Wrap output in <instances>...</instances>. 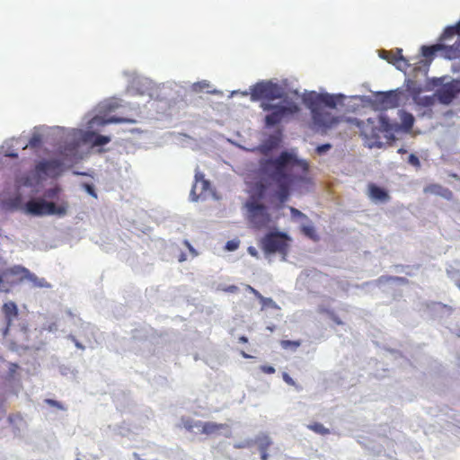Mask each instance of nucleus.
Masks as SVG:
<instances>
[{
	"instance_id": "1",
	"label": "nucleus",
	"mask_w": 460,
	"mask_h": 460,
	"mask_svg": "<svg viewBox=\"0 0 460 460\" xmlns=\"http://www.w3.org/2000/svg\"><path fill=\"white\" fill-rule=\"evenodd\" d=\"M259 171L262 177L276 184L274 195L280 203L288 200L292 185L311 183L308 163L288 151L281 152L276 158L261 159Z\"/></svg>"
},
{
	"instance_id": "2",
	"label": "nucleus",
	"mask_w": 460,
	"mask_h": 460,
	"mask_svg": "<svg viewBox=\"0 0 460 460\" xmlns=\"http://www.w3.org/2000/svg\"><path fill=\"white\" fill-rule=\"evenodd\" d=\"M250 93L252 101H261L260 107L263 111L268 112L264 118L267 128H273L300 111L299 105L292 100L284 99L277 104L270 102L274 100L283 99L285 95L283 87L271 81H261L255 84L250 88Z\"/></svg>"
},
{
	"instance_id": "3",
	"label": "nucleus",
	"mask_w": 460,
	"mask_h": 460,
	"mask_svg": "<svg viewBox=\"0 0 460 460\" xmlns=\"http://www.w3.org/2000/svg\"><path fill=\"white\" fill-rule=\"evenodd\" d=\"M343 98L342 94L317 93L315 92H311L304 97V103L310 110L314 128L326 133L327 130L333 128L341 121V117L334 116L326 108L335 109Z\"/></svg>"
},
{
	"instance_id": "4",
	"label": "nucleus",
	"mask_w": 460,
	"mask_h": 460,
	"mask_svg": "<svg viewBox=\"0 0 460 460\" xmlns=\"http://www.w3.org/2000/svg\"><path fill=\"white\" fill-rule=\"evenodd\" d=\"M357 126L359 128L360 135L368 147L382 146L381 133L387 130V123L383 117L369 118L366 121H358Z\"/></svg>"
},
{
	"instance_id": "5",
	"label": "nucleus",
	"mask_w": 460,
	"mask_h": 460,
	"mask_svg": "<svg viewBox=\"0 0 460 460\" xmlns=\"http://www.w3.org/2000/svg\"><path fill=\"white\" fill-rule=\"evenodd\" d=\"M26 210L29 214L33 216H50L58 215L63 217L66 214L68 204L66 201H63L61 204L57 206L53 202L45 201L42 199H31L25 204Z\"/></svg>"
},
{
	"instance_id": "6",
	"label": "nucleus",
	"mask_w": 460,
	"mask_h": 460,
	"mask_svg": "<svg viewBox=\"0 0 460 460\" xmlns=\"http://www.w3.org/2000/svg\"><path fill=\"white\" fill-rule=\"evenodd\" d=\"M288 236L280 232L267 234L261 241V246L267 254L281 253L286 256L288 247Z\"/></svg>"
},
{
	"instance_id": "7",
	"label": "nucleus",
	"mask_w": 460,
	"mask_h": 460,
	"mask_svg": "<svg viewBox=\"0 0 460 460\" xmlns=\"http://www.w3.org/2000/svg\"><path fill=\"white\" fill-rule=\"evenodd\" d=\"M248 209V219L253 228L257 230L264 229L270 223V216L266 206L255 200L246 203Z\"/></svg>"
},
{
	"instance_id": "8",
	"label": "nucleus",
	"mask_w": 460,
	"mask_h": 460,
	"mask_svg": "<svg viewBox=\"0 0 460 460\" xmlns=\"http://www.w3.org/2000/svg\"><path fill=\"white\" fill-rule=\"evenodd\" d=\"M3 276L6 282L20 283L27 280L33 288H48L34 274L31 273L29 270L22 266H13L4 270Z\"/></svg>"
},
{
	"instance_id": "9",
	"label": "nucleus",
	"mask_w": 460,
	"mask_h": 460,
	"mask_svg": "<svg viewBox=\"0 0 460 460\" xmlns=\"http://www.w3.org/2000/svg\"><path fill=\"white\" fill-rule=\"evenodd\" d=\"M439 50H443L445 57L448 59L458 58H460V40L451 46L438 43L432 46H422L421 48L422 56L426 58H431Z\"/></svg>"
},
{
	"instance_id": "10",
	"label": "nucleus",
	"mask_w": 460,
	"mask_h": 460,
	"mask_svg": "<svg viewBox=\"0 0 460 460\" xmlns=\"http://www.w3.org/2000/svg\"><path fill=\"white\" fill-rule=\"evenodd\" d=\"M375 102L381 110L394 109L400 104V96L396 91L380 92L375 95Z\"/></svg>"
},
{
	"instance_id": "11",
	"label": "nucleus",
	"mask_w": 460,
	"mask_h": 460,
	"mask_svg": "<svg viewBox=\"0 0 460 460\" xmlns=\"http://www.w3.org/2000/svg\"><path fill=\"white\" fill-rule=\"evenodd\" d=\"M210 189L209 181L205 179L201 172L197 171L195 173V182L190 190V197L193 201H197L200 195Z\"/></svg>"
},
{
	"instance_id": "12",
	"label": "nucleus",
	"mask_w": 460,
	"mask_h": 460,
	"mask_svg": "<svg viewBox=\"0 0 460 460\" xmlns=\"http://www.w3.org/2000/svg\"><path fill=\"white\" fill-rule=\"evenodd\" d=\"M458 90L454 84H446L437 92L438 101L443 104H449L456 96Z\"/></svg>"
},
{
	"instance_id": "13",
	"label": "nucleus",
	"mask_w": 460,
	"mask_h": 460,
	"mask_svg": "<svg viewBox=\"0 0 460 460\" xmlns=\"http://www.w3.org/2000/svg\"><path fill=\"white\" fill-rule=\"evenodd\" d=\"M225 437L229 438L231 436V429H229L227 424H217L215 422H205L203 427V434L212 435L220 433V431Z\"/></svg>"
},
{
	"instance_id": "14",
	"label": "nucleus",
	"mask_w": 460,
	"mask_h": 460,
	"mask_svg": "<svg viewBox=\"0 0 460 460\" xmlns=\"http://www.w3.org/2000/svg\"><path fill=\"white\" fill-rule=\"evenodd\" d=\"M424 192L427 194H434L440 196L447 200H451L454 197L453 192L440 184L433 183L424 188Z\"/></svg>"
},
{
	"instance_id": "15",
	"label": "nucleus",
	"mask_w": 460,
	"mask_h": 460,
	"mask_svg": "<svg viewBox=\"0 0 460 460\" xmlns=\"http://www.w3.org/2000/svg\"><path fill=\"white\" fill-rule=\"evenodd\" d=\"M367 189L368 196L372 200L386 202L390 199L388 192L374 183H369Z\"/></svg>"
},
{
	"instance_id": "16",
	"label": "nucleus",
	"mask_w": 460,
	"mask_h": 460,
	"mask_svg": "<svg viewBox=\"0 0 460 460\" xmlns=\"http://www.w3.org/2000/svg\"><path fill=\"white\" fill-rule=\"evenodd\" d=\"M254 444L258 446V449L261 453V459L265 460L266 451H268V448L272 445L271 438L268 435L261 433L253 439V445Z\"/></svg>"
},
{
	"instance_id": "17",
	"label": "nucleus",
	"mask_w": 460,
	"mask_h": 460,
	"mask_svg": "<svg viewBox=\"0 0 460 460\" xmlns=\"http://www.w3.org/2000/svg\"><path fill=\"white\" fill-rule=\"evenodd\" d=\"M380 58L386 60L390 64L397 66L398 67L401 62H403L405 65L407 64L405 58L402 55V49H397L395 53L383 50L380 53Z\"/></svg>"
},
{
	"instance_id": "18",
	"label": "nucleus",
	"mask_w": 460,
	"mask_h": 460,
	"mask_svg": "<svg viewBox=\"0 0 460 460\" xmlns=\"http://www.w3.org/2000/svg\"><path fill=\"white\" fill-rule=\"evenodd\" d=\"M60 166V163L57 160H44L39 162L35 166V171L38 173L49 174L56 171Z\"/></svg>"
},
{
	"instance_id": "19",
	"label": "nucleus",
	"mask_w": 460,
	"mask_h": 460,
	"mask_svg": "<svg viewBox=\"0 0 460 460\" xmlns=\"http://www.w3.org/2000/svg\"><path fill=\"white\" fill-rule=\"evenodd\" d=\"M181 423L187 430L196 434H203V427L205 422L190 419H182Z\"/></svg>"
},
{
	"instance_id": "20",
	"label": "nucleus",
	"mask_w": 460,
	"mask_h": 460,
	"mask_svg": "<svg viewBox=\"0 0 460 460\" xmlns=\"http://www.w3.org/2000/svg\"><path fill=\"white\" fill-rule=\"evenodd\" d=\"M456 35L460 36V21L453 26L447 27L441 34L439 40L446 41L452 40Z\"/></svg>"
},
{
	"instance_id": "21",
	"label": "nucleus",
	"mask_w": 460,
	"mask_h": 460,
	"mask_svg": "<svg viewBox=\"0 0 460 460\" xmlns=\"http://www.w3.org/2000/svg\"><path fill=\"white\" fill-rule=\"evenodd\" d=\"M3 312L5 315V319L8 324H10L13 319H14L17 315V306L13 302L5 303L3 305Z\"/></svg>"
},
{
	"instance_id": "22",
	"label": "nucleus",
	"mask_w": 460,
	"mask_h": 460,
	"mask_svg": "<svg viewBox=\"0 0 460 460\" xmlns=\"http://www.w3.org/2000/svg\"><path fill=\"white\" fill-rule=\"evenodd\" d=\"M66 314L70 318L71 323L74 325L78 326L82 333L85 334L86 331L88 330L89 323L83 322L82 319L74 314L70 309L66 310Z\"/></svg>"
},
{
	"instance_id": "23",
	"label": "nucleus",
	"mask_w": 460,
	"mask_h": 460,
	"mask_svg": "<svg viewBox=\"0 0 460 460\" xmlns=\"http://www.w3.org/2000/svg\"><path fill=\"white\" fill-rule=\"evenodd\" d=\"M401 119L403 128L407 131L411 129L415 120L413 115L408 112H403Z\"/></svg>"
},
{
	"instance_id": "24",
	"label": "nucleus",
	"mask_w": 460,
	"mask_h": 460,
	"mask_svg": "<svg viewBox=\"0 0 460 460\" xmlns=\"http://www.w3.org/2000/svg\"><path fill=\"white\" fill-rule=\"evenodd\" d=\"M91 137H93L92 142L95 146H104L111 141V138L106 136L97 135L93 132L90 133Z\"/></svg>"
},
{
	"instance_id": "25",
	"label": "nucleus",
	"mask_w": 460,
	"mask_h": 460,
	"mask_svg": "<svg viewBox=\"0 0 460 460\" xmlns=\"http://www.w3.org/2000/svg\"><path fill=\"white\" fill-rule=\"evenodd\" d=\"M307 428L320 435H326V434L330 433L329 429L325 428L322 423H318V422L309 424L307 426Z\"/></svg>"
},
{
	"instance_id": "26",
	"label": "nucleus",
	"mask_w": 460,
	"mask_h": 460,
	"mask_svg": "<svg viewBox=\"0 0 460 460\" xmlns=\"http://www.w3.org/2000/svg\"><path fill=\"white\" fill-rule=\"evenodd\" d=\"M78 144L75 142L69 143L66 146H64L63 150L61 151L62 154L66 155H75L77 153Z\"/></svg>"
},
{
	"instance_id": "27",
	"label": "nucleus",
	"mask_w": 460,
	"mask_h": 460,
	"mask_svg": "<svg viewBox=\"0 0 460 460\" xmlns=\"http://www.w3.org/2000/svg\"><path fill=\"white\" fill-rule=\"evenodd\" d=\"M42 142V137L40 134H33L31 137L30 138L28 144L23 147L25 149L27 146H30L31 148H36L40 146Z\"/></svg>"
},
{
	"instance_id": "28",
	"label": "nucleus",
	"mask_w": 460,
	"mask_h": 460,
	"mask_svg": "<svg viewBox=\"0 0 460 460\" xmlns=\"http://www.w3.org/2000/svg\"><path fill=\"white\" fill-rule=\"evenodd\" d=\"M280 345L285 349H291L295 351L301 345V341L284 340L280 342Z\"/></svg>"
},
{
	"instance_id": "29",
	"label": "nucleus",
	"mask_w": 460,
	"mask_h": 460,
	"mask_svg": "<svg viewBox=\"0 0 460 460\" xmlns=\"http://www.w3.org/2000/svg\"><path fill=\"white\" fill-rule=\"evenodd\" d=\"M302 231L309 238H311L313 240H317L318 239V236L316 234V232H315V229H314V226H304L302 227Z\"/></svg>"
},
{
	"instance_id": "30",
	"label": "nucleus",
	"mask_w": 460,
	"mask_h": 460,
	"mask_svg": "<svg viewBox=\"0 0 460 460\" xmlns=\"http://www.w3.org/2000/svg\"><path fill=\"white\" fill-rule=\"evenodd\" d=\"M253 446V439L252 438H245L243 440L235 442L234 444V448H249Z\"/></svg>"
},
{
	"instance_id": "31",
	"label": "nucleus",
	"mask_w": 460,
	"mask_h": 460,
	"mask_svg": "<svg viewBox=\"0 0 460 460\" xmlns=\"http://www.w3.org/2000/svg\"><path fill=\"white\" fill-rule=\"evenodd\" d=\"M60 189L58 187L50 188L45 190L44 196L48 199H55L58 196Z\"/></svg>"
},
{
	"instance_id": "32",
	"label": "nucleus",
	"mask_w": 460,
	"mask_h": 460,
	"mask_svg": "<svg viewBox=\"0 0 460 460\" xmlns=\"http://www.w3.org/2000/svg\"><path fill=\"white\" fill-rule=\"evenodd\" d=\"M59 373L62 375V376H68L69 374H73L75 375V370L72 369L69 366H65V365H62L59 367Z\"/></svg>"
},
{
	"instance_id": "33",
	"label": "nucleus",
	"mask_w": 460,
	"mask_h": 460,
	"mask_svg": "<svg viewBox=\"0 0 460 460\" xmlns=\"http://www.w3.org/2000/svg\"><path fill=\"white\" fill-rule=\"evenodd\" d=\"M130 120L128 119H122V118H118V117H111L109 118L108 119H106L103 124H107V123H122V122H129Z\"/></svg>"
},
{
	"instance_id": "34",
	"label": "nucleus",
	"mask_w": 460,
	"mask_h": 460,
	"mask_svg": "<svg viewBox=\"0 0 460 460\" xmlns=\"http://www.w3.org/2000/svg\"><path fill=\"white\" fill-rule=\"evenodd\" d=\"M408 163L415 167H420V159L418 158V156H416L415 155L411 154L409 155V158H408Z\"/></svg>"
},
{
	"instance_id": "35",
	"label": "nucleus",
	"mask_w": 460,
	"mask_h": 460,
	"mask_svg": "<svg viewBox=\"0 0 460 460\" xmlns=\"http://www.w3.org/2000/svg\"><path fill=\"white\" fill-rule=\"evenodd\" d=\"M332 147V145L331 144H323V145H321V146H318L316 147V153L318 155H323L324 154L325 152H327L328 150H330Z\"/></svg>"
},
{
	"instance_id": "36",
	"label": "nucleus",
	"mask_w": 460,
	"mask_h": 460,
	"mask_svg": "<svg viewBox=\"0 0 460 460\" xmlns=\"http://www.w3.org/2000/svg\"><path fill=\"white\" fill-rule=\"evenodd\" d=\"M67 339H69L70 341H72L74 343H75V346L79 349H82V350H84L85 347L81 343L79 342L74 334L70 333L68 336H67Z\"/></svg>"
},
{
	"instance_id": "37",
	"label": "nucleus",
	"mask_w": 460,
	"mask_h": 460,
	"mask_svg": "<svg viewBox=\"0 0 460 460\" xmlns=\"http://www.w3.org/2000/svg\"><path fill=\"white\" fill-rule=\"evenodd\" d=\"M46 402L49 405L53 406V407H57L59 410H62V411L65 410L64 406L59 402H58V401H55V400H52V399H47Z\"/></svg>"
},
{
	"instance_id": "38",
	"label": "nucleus",
	"mask_w": 460,
	"mask_h": 460,
	"mask_svg": "<svg viewBox=\"0 0 460 460\" xmlns=\"http://www.w3.org/2000/svg\"><path fill=\"white\" fill-rule=\"evenodd\" d=\"M237 247H238V243L235 241H228L226 243V249L228 251H234V250L237 249Z\"/></svg>"
},
{
	"instance_id": "39",
	"label": "nucleus",
	"mask_w": 460,
	"mask_h": 460,
	"mask_svg": "<svg viewBox=\"0 0 460 460\" xmlns=\"http://www.w3.org/2000/svg\"><path fill=\"white\" fill-rule=\"evenodd\" d=\"M282 377H283V380L288 385H296V382L293 380V378L288 373H283Z\"/></svg>"
},
{
	"instance_id": "40",
	"label": "nucleus",
	"mask_w": 460,
	"mask_h": 460,
	"mask_svg": "<svg viewBox=\"0 0 460 460\" xmlns=\"http://www.w3.org/2000/svg\"><path fill=\"white\" fill-rule=\"evenodd\" d=\"M330 318L338 325L343 324L342 321L332 312H327Z\"/></svg>"
},
{
	"instance_id": "41",
	"label": "nucleus",
	"mask_w": 460,
	"mask_h": 460,
	"mask_svg": "<svg viewBox=\"0 0 460 460\" xmlns=\"http://www.w3.org/2000/svg\"><path fill=\"white\" fill-rule=\"evenodd\" d=\"M290 212L294 217H305L300 210H298L295 208H292V207L290 208Z\"/></svg>"
},
{
	"instance_id": "42",
	"label": "nucleus",
	"mask_w": 460,
	"mask_h": 460,
	"mask_svg": "<svg viewBox=\"0 0 460 460\" xmlns=\"http://www.w3.org/2000/svg\"><path fill=\"white\" fill-rule=\"evenodd\" d=\"M183 243L188 248V250L190 252V253L192 254L193 257L198 255V252H196V250L192 247V245L188 241L185 240L183 242Z\"/></svg>"
},
{
	"instance_id": "43",
	"label": "nucleus",
	"mask_w": 460,
	"mask_h": 460,
	"mask_svg": "<svg viewBox=\"0 0 460 460\" xmlns=\"http://www.w3.org/2000/svg\"><path fill=\"white\" fill-rule=\"evenodd\" d=\"M261 369L266 374H273L275 373V368L271 366H262Z\"/></svg>"
},
{
	"instance_id": "44",
	"label": "nucleus",
	"mask_w": 460,
	"mask_h": 460,
	"mask_svg": "<svg viewBox=\"0 0 460 460\" xmlns=\"http://www.w3.org/2000/svg\"><path fill=\"white\" fill-rule=\"evenodd\" d=\"M248 252H249L252 256H253V257H258V252H257L256 248H255V247H253V246H250V247L248 248Z\"/></svg>"
},
{
	"instance_id": "45",
	"label": "nucleus",
	"mask_w": 460,
	"mask_h": 460,
	"mask_svg": "<svg viewBox=\"0 0 460 460\" xmlns=\"http://www.w3.org/2000/svg\"><path fill=\"white\" fill-rule=\"evenodd\" d=\"M264 305H270V306H272V307H277L276 303L272 299H270V298H268V299L265 300Z\"/></svg>"
},
{
	"instance_id": "46",
	"label": "nucleus",
	"mask_w": 460,
	"mask_h": 460,
	"mask_svg": "<svg viewBox=\"0 0 460 460\" xmlns=\"http://www.w3.org/2000/svg\"><path fill=\"white\" fill-rule=\"evenodd\" d=\"M58 325H57V323H54L49 324V327L47 328V330H48L49 332H54L58 331Z\"/></svg>"
},
{
	"instance_id": "47",
	"label": "nucleus",
	"mask_w": 460,
	"mask_h": 460,
	"mask_svg": "<svg viewBox=\"0 0 460 460\" xmlns=\"http://www.w3.org/2000/svg\"><path fill=\"white\" fill-rule=\"evenodd\" d=\"M5 155L8 156V157H11V158H17L18 157V154L13 152V151H7Z\"/></svg>"
},
{
	"instance_id": "48",
	"label": "nucleus",
	"mask_w": 460,
	"mask_h": 460,
	"mask_svg": "<svg viewBox=\"0 0 460 460\" xmlns=\"http://www.w3.org/2000/svg\"><path fill=\"white\" fill-rule=\"evenodd\" d=\"M86 190H87L88 193H90L92 196L96 198V193L92 186L86 185Z\"/></svg>"
},
{
	"instance_id": "49",
	"label": "nucleus",
	"mask_w": 460,
	"mask_h": 460,
	"mask_svg": "<svg viewBox=\"0 0 460 460\" xmlns=\"http://www.w3.org/2000/svg\"><path fill=\"white\" fill-rule=\"evenodd\" d=\"M436 307H437V309H438V310H440V309H441V310L448 311V309H447V305H442V304H440V303L436 304Z\"/></svg>"
},
{
	"instance_id": "50",
	"label": "nucleus",
	"mask_w": 460,
	"mask_h": 460,
	"mask_svg": "<svg viewBox=\"0 0 460 460\" xmlns=\"http://www.w3.org/2000/svg\"><path fill=\"white\" fill-rule=\"evenodd\" d=\"M239 341H240V342H243V343H246V342L248 341V339H247V337H245V336H241V337L239 338Z\"/></svg>"
},
{
	"instance_id": "51",
	"label": "nucleus",
	"mask_w": 460,
	"mask_h": 460,
	"mask_svg": "<svg viewBox=\"0 0 460 460\" xmlns=\"http://www.w3.org/2000/svg\"><path fill=\"white\" fill-rule=\"evenodd\" d=\"M241 355L244 358H252L251 355L245 353L244 351H241Z\"/></svg>"
},
{
	"instance_id": "52",
	"label": "nucleus",
	"mask_w": 460,
	"mask_h": 460,
	"mask_svg": "<svg viewBox=\"0 0 460 460\" xmlns=\"http://www.w3.org/2000/svg\"><path fill=\"white\" fill-rule=\"evenodd\" d=\"M406 152H407V151H406L404 148H400V149L398 150V153H399V154H405Z\"/></svg>"
},
{
	"instance_id": "53",
	"label": "nucleus",
	"mask_w": 460,
	"mask_h": 460,
	"mask_svg": "<svg viewBox=\"0 0 460 460\" xmlns=\"http://www.w3.org/2000/svg\"><path fill=\"white\" fill-rule=\"evenodd\" d=\"M3 281H6L5 279H4L3 273L0 275V283Z\"/></svg>"
},
{
	"instance_id": "54",
	"label": "nucleus",
	"mask_w": 460,
	"mask_h": 460,
	"mask_svg": "<svg viewBox=\"0 0 460 460\" xmlns=\"http://www.w3.org/2000/svg\"><path fill=\"white\" fill-rule=\"evenodd\" d=\"M185 260L184 255L182 254L181 258L179 259L180 261H183Z\"/></svg>"
},
{
	"instance_id": "55",
	"label": "nucleus",
	"mask_w": 460,
	"mask_h": 460,
	"mask_svg": "<svg viewBox=\"0 0 460 460\" xmlns=\"http://www.w3.org/2000/svg\"><path fill=\"white\" fill-rule=\"evenodd\" d=\"M4 415V411L0 409V418Z\"/></svg>"
},
{
	"instance_id": "56",
	"label": "nucleus",
	"mask_w": 460,
	"mask_h": 460,
	"mask_svg": "<svg viewBox=\"0 0 460 460\" xmlns=\"http://www.w3.org/2000/svg\"><path fill=\"white\" fill-rule=\"evenodd\" d=\"M268 329H269L270 332H272V331L274 330V328H273V327H268Z\"/></svg>"
},
{
	"instance_id": "57",
	"label": "nucleus",
	"mask_w": 460,
	"mask_h": 460,
	"mask_svg": "<svg viewBox=\"0 0 460 460\" xmlns=\"http://www.w3.org/2000/svg\"><path fill=\"white\" fill-rule=\"evenodd\" d=\"M251 290H252L253 293H256V289L252 288Z\"/></svg>"
},
{
	"instance_id": "58",
	"label": "nucleus",
	"mask_w": 460,
	"mask_h": 460,
	"mask_svg": "<svg viewBox=\"0 0 460 460\" xmlns=\"http://www.w3.org/2000/svg\"><path fill=\"white\" fill-rule=\"evenodd\" d=\"M76 460H81V459L77 458Z\"/></svg>"
}]
</instances>
